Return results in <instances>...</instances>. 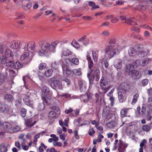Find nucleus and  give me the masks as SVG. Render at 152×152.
Segmentation results:
<instances>
[{
    "label": "nucleus",
    "mask_w": 152,
    "mask_h": 152,
    "mask_svg": "<svg viewBox=\"0 0 152 152\" xmlns=\"http://www.w3.org/2000/svg\"><path fill=\"white\" fill-rule=\"evenodd\" d=\"M124 43L121 40H111L110 46L107 47L105 50L108 57L111 58L115 55L119 54L121 50L125 47Z\"/></svg>",
    "instance_id": "1"
},
{
    "label": "nucleus",
    "mask_w": 152,
    "mask_h": 152,
    "mask_svg": "<svg viewBox=\"0 0 152 152\" xmlns=\"http://www.w3.org/2000/svg\"><path fill=\"white\" fill-rule=\"evenodd\" d=\"M58 41H55L51 44L47 42H44L41 46V49L38 51V55L40 56H47L55 52Z\"/></svg>",
    "instance_id": "2"
},
{
    "label": "nucleus",
    "mask_w": 152,
    "mask_h": 152,
    "mask_svg": "<svg viewBox=\"0 0 152 152\" xmlns=\"http://www.w3.org/2000/svg\"><path fill=\"white\" fill-rule=\"evenodd\" d=\"M0 53L2 55L1 59V62L2 64L6 63L7 61V58L12 57L13 56L11 50L7 48L4 45H0Z\"/></svg>",
    "instance_id": "3"
},
{
    "label": "nucleus",
    "mask_w": 152,
    "mask_h": 152,
    "mask_svg": "<svg viewBox=\"0 0 152 152\" xmlns=\"http://www.w3.org/2000/svg\"><path fill=\"white\" fill-rule=\"evenodd\" d=\"M110 81L106 77L102 78L100 81V85L104 93H105L110 88Z\"/></svg>",
    "instance_id": "4"
},
{
    "label": "nucleus",
    "mask_w": 152,
    "mask_h": 152,
    "mask_svg": "<svg viewBox=\"0 0 152 152\" xmlns=\"http://www.w3.org/2000/svg\"><path fill=\"white\" fill-rule=\"evenodd\" d=\"M50 86L56 91L58 89H61L62 88L61 83L58 80L54 78L51 79Z\"/></svg>",
    "instance_id": "5"
},
{
    "label": "nucleus",
    "mask_w": 152,
    "mask_h": 152,
    "mask_svg": "<svg viewBox=\"0 0 152 152\" xmlns=\"http://www.w3.org/2000/svg\"><path fill=\"white\" fill-rule=\"evenodd\" d=\"M135 48V49H136L137 50L138 55L141 56H144L146 55L149 52L148 50L143 49V45L141 44L136 45Z\"/></svg>",
    "instance_id": "6"
},
{
    "label": "nucleus",
    "mask_w": 152,
    "mask_h": 152,
    "mask_svg": "<svg viewBox=\"0 0 152 152\" xmlns=\"http://www.w3.org/2000/svg\"><path fill=\"white\" fill-rule=\"evenodd\" d=\"M42 99L43 104H39L38 106V109L40 111H42L43 110L44 108V104H46L47 105H49L51 103L50 99L46 96L42 97Z\"/></svg>",
    "instance_id": "7"
},
{
    "label": "nucleus",
    "mask_w": 152,
    "mask_h": 152,
    "mask_svg": "<svg viewBox=\"0 0 152 152\" xmlns=\"http://www.w3.org/2000/svg\"><path fill=\"white\" fill-rule=\"evenodd\" d=\"M128 144L125 143L121 140H119L117 145L118 152H124Z\"/></svg>",
    "instance_id": "8"
},
{
    "label": "nucleus",
    "mask_w": 152,
    "mask_h": 152,
    "mask_svg": "<svg viewBox=\"0 0 152 152\" xmlns=\"http://www.w3.org/2000/svg\"><path fill=\"white\" fill-rule=\"evenodd\" d=\"M129 75L131 76L132 78L134 80L138 79L141 76L140 72L135 69L130 72Z\"/></svg>",
    "instance_id": "9"
},
{
    "label": "nucleus",
    "mask_w": 152,
    "mask_h": 152,
    "mask_svg": "<svg viewBox=\"0 0 152 152\" xmlns=\"http://www.w3.org/2000/svg\"><path fill=\"white\" fill-rule=\"evenodd\" d=\"M25 44L24 47L26 48L27 51H28L33 52L35 50L36 45L35 43L32 42L24 43L23 44Z\"/></svg>",
    "instance_id": "10"
},
{
    "label": "nucleus",
    "mask_w": 152,
    "mask_h": 152,
    "mask_svg": "<svg viewBox=\"0 0 152 152\" xmlns=\"http://www.w3.org/2000/svg\"><path fill=\"white\" fill-rule=\"evenodd\" d=\"M99 74L100 72L99 69H96L95 71L94 70H91L90 73H88L87 76L89 78L90 76H91L93 77L96 76V80H99L100 77L99 76Z\"/></svg>",
    "instance_id": "11"
},
{
    "label": "nucleus",
    "mask_w": 152,
    "mask_h": 152,
    "mask_svg": "<svg viewBox=\"0 0 152 152\" xmlns=\"http://www.w3.org/2000/svg\"><path fill=\"white\" fill-rule=\"evenodd\" d=\"M0 110L4 113H11L12 112V109L11 107L5 105L2 107L0 104Z\"/></svg>",
    "instance_id": "12"
},
{
    "label": "nucleus",
    "mask_w": 152,
    "mask_h": 152,
    "mask_svg": "<svg viewBox=\"0 0 152 152\" xmlns=\"http://www.w3.org/2000/svg\"><path fill=\"white\" fill-rule=\"evenodd\" d=\"M62 69L63 74L66 76H71L73 74L72 71H70L68 68V66L66 65H64L62 66Z\"/></svg>",
    "instance_id": "13"
},
{
    "label": "nucleus",
    "mask_w": 152,
    "mask_h": 152,
    "mask_svg": "<svg viewBox=\"0 0 152 152\" xmlns=\"http://www.w3.org/2000/svg\"><path fill=\"white\" fill-rule=\"evenodd\" d=\"M130 88L129 85L127 83H122L120 86V89L123 91L126 92L128 91Z\"/></svg>",
    "instance_id": "14"
},
{
    "label": "nucleus",
    "mask_w": 152,
    "mask_h": 152,
    "mask_svg": "<svg viewBox=\"0 0 152 152\" xmlns=\"http://www.w3.org/2000/svg\"><path fill=\"white\" fill-rule=\"evenodd\" d=\"M29 53L28 52H26L21 55L20 58V60L21 61L25 60L27 61H30L31 60V58L29 57Z\"/></svg>",
    "instance_id": "15"
},
{
    "label": "nucleus",
    "mask_w": 152,
    "mask_h": 152,
    "mask_svg": "<svg viewBox=\"0 0 152 152\" xmlns=\"http://www.w3.org/2000/svg\"><path fill=\"white\" fill-rule=\"evenodd\" d=\"M25 124L26 126L28 127H31L34 125L36 123V121H33L31 118L25 119Z\"/></svg>",
    "instance_id": "16"
},
{
    "label": "nucleus",
    "mask_w": 152,
    "mask_h": 152,
    "mask_svg": "<svg viewBox=\"0 0 152 152\" xmlns=\"http://www.w3.org/2000/svg\"><path fill=\"white\" fill-rule=\"evenodd\" d=\"M122 62L119 59H117L114 62V66L117 69H120L122 67Z\"/></svg>",
    "instance_id": "17"
},
{
    "label": "nucleus",
    "mask_w": 152,
    "mask_h": 152,
    "mask_svg": "<svg viewBox=\"0 0 152 152\" xmlns=\"http://www.w3.org/2000/svg\"><path fill=\"white\" fill-rule=\"evenodd\" d=\"M10 146V145L7 143H2L0 145V151L1 152H6L7 148Z\"/></svg>",
    "instance_id": "18"
},
{
    "label": "nucleus",
    "mask_w": 152,
    "mask_h": 152,
    "mask_svg": "<svg viewBox=\"0 0 152 152\" xmlns=\"http://www.w3.org/2000/svg\"><path fill=\"white\" fill-rule=\"evenodd\" d=\"M21 42L19 41H14L12 42L10 47L12 48L17 49L20 48Z\"/></svg>",
    "instance_id": "19"
},
{
    "label": "nucleus",
    "mask_w": 152,
    "mask_h": 152,
    "mask_svg": "<svg viewBox=\"0 0 152 152\" xmlns=\"http://www.w3.org/2000/svg\"><path fill=\"white\" fill-rule=\"evenodd\" d=\"M134 66L133 64H129L125 66V70L126 72L128 73V74L129 75L130 72L134 70Z\"/></svg>",
    "instance_id": "20"
},
{
    "label": "nucleus",
    "mask_w": 152,
    "mask_h": 152,
    "mask_svg": "<svg viewBox=\"0 0 152 152\" xmlns=\"http://www.w3.org/2000/svg\"><path fill=\"white\" fill-rule=\"evenodd\" d=\"M30 96H27L23 98V100L25 104L27 105L33 107V104L32 102H30Z\"/></svg>",
    "instance_id": "21"
},
{
    "label": "nucleus",
    "mask_w": 152,
    "mask_h": 152,
    "mask_svg": "<svg viewBox=\"0 0 152 152\" xmlns=\"http://www.w3.org/2000/svg\"><path fill=\"white\" fill-rule=\"evenodd\" d=\"M92 95L90 93H88L86 96H84V98L83 99V101L84 102L87 103L88 102L90 101L92 99Z\"/></svg>",
    "instance_id": "22"
},
{
    "label": "nucleus",
    "mask_w": 152,
    "mask_h": 152,
    "mask_svg": "<svg viewBox=\"0 0 152 152\" xmlns=\"http://www.w3.org/2000/svg\"><path fill=\"white\" fill-rule=\"evenodd\" d=\"M56 113L55 112L53 111H51L49 113V118L51 122H52L56 118Z\"/></svg>",
    "instance_id": "23"
},
{
    "label": "nucleus",
    "mask_w": 152,
    "mask_h": 152,
    "mask_svg": "<svg viewBox=\"0 0 152 152\" xmlns=\"http://www.w3.org/2000/svg\"><path fill=\"white\" fill-rule=\"evenodd\" d=\"M128 53L130 56H134L137 54V51L135 49L131 48L128 51Z\"/></svg>",
    "instance_id": "24"
},
{
    "label": "nucleus",
    "mask_w": 152,
    "mask_h": 152,
    "mask_svg": "<svg viewBox=\"0 0 152 152\" xmlns=\"http://www.w3.org/2000/svg\"><path fill=\"white\" fill-rule=\"evenodd\" d=\"M118 98L119 102L121 103L123 102L126 100L123 96L122 92L120 91L118 92Z\"/></svg>",
    "instance_id": "25"
},
{
    "label": "nucleus",
    "mask_w": 152,
    "mask_h": 152,
    "mask_svg": "<svg viewBox=\"0 0 152 152\" xmlns=\"http://www.w3.org/2000/svg\"><path fill=\"white\" fill-rule=\"evenodd\" d=\"M87 59L88 61V67L90 69V72L91 71V70H93L91 69V68L93 66V61L91 60L90 57L87 56Z\"/></svg>",
    "instance_id": "26"
},
{
    "label": "nucleus",
    "mask_w": 152,
    "mask_h": 152,
    "mask_svg": "<svg viewBox=\"0 0 152 152\" xmlns=\"http://www.w3.org/2000/svg\"><path fill=\"white\" fill-rule=\"evenodd\" d=\"M89 5L92 7V10H94L98 8L99 7L97 5H96L95 3L93 1H89Z\"/></svg>",
    "instance_id": "27"
},
{
    "label": "nucleus",
    "mask_w": 152,
    "mask_h": 152,
    "mask_svg": "<svg viewBox=\"0 0 152 152\" xmlns=\"http://www.w3.org/2000/svg\"><path fill=\"white\" fill-rule=\"evenodd\" d=\"M151 124H149V125H145L142 126V129L147 132H149L151 128Z\"/></svg>",
    "instance_id": "28"
},
{
    "label": "nucleus",
    "mask_w": 152,
    "mask_h": 152,
    "mask_svg": "<svg viewBox=\"0 0 152 152\" xmlns=\"http://www.w3.org/2000/svg\"><path fill=\"white\" fill-rule=\"evenodd\" d=\"M23 66V65L20 64L19 62H16L15 63H14L13 67L15 69H18Z\"/></svg>",
    "instance_id": "29"
},
{
    "label": "nucleus",
    "mask_w": 152,
    "mask_h": 152,
    "mask_svg": "<svg viewBox=\"0 0 152 152\" xmlns=\"http://www.w3.org/2000/svg\"><path fill=\"white\" fill-rule=\"evenodd\" d=\"M53 70L52 69H49L45 71L44 73V75L46 77L50 76L52 74Z\"/></svg>",
    "instance_id": "30"
},
{
    "label": "nucleus",
    "mask_w": 152,
    "mask_h": 152,
    "mask_svg": "<svg viewBox=\"0 0 152 152\" xmlns=\"http://www.w3.org/2000/svg\"><path fill=\"white\" fill-rule=\"evenodd\" d=\"M111 22L113 23H115L118 20V19L117 18V17H115L113 15H110Z\"/></svg>",
    "instance_id": "31"
},
{
    "label": "nucleus",
    "mask_w": 152,
    "mask_h": 152,
    "mask_svg": "<svg viewBox=\"0 0 152 152\" xmlns=\"http://www.w3.org/2000/svg\"><path fill=\"white\" fill-rule=\"evenodd\" d=\"M116 123L114 121L109 122L107 123V126L110 128H112L115 126Z\"/></svg>",
    "instance_id": "32"
},
{
    "label": "nucleus",
    "mask_w": 152,
    "mask_h": 152,
    "mask_svg": "<svg viewBox=\"0 0 152 152\" xmlns=\"http://www.w3.org/2000/svg\"><path fill=\"white\" fill-rule=\"evenodd\" d=\"M128 110V108H126L123 109L121 111V116L122 117H124L126 116Z\"/></svg>",
    "instance_id": "33"
},
{
    "label": "nucleus",
    "mask_w": 152,
    "mask_h": 152,
    "mask_svg": "<svg viewBox=\"0 0 152 152\" xmlns=\"http://www.w3.org/2000/svg\"><path fill=\"white\" fill-rule=\"evenodd\" d=\"M42 91L43 93L46 94H48L50 92L49 88L46 86L43 87L42 89Z\"/></svg>",
    "instance_id": "34"
},
{
    "label": "nucleus",
    "mask_w": 152,
    "mask_h": 152,
    "mask_svg": "<svg viewBox=\"0 0 152 152\" xmlns=\"http://www.w3.org/2000/svg\"><path fill=\"white\" fill-rule=\"evenodd\" d=\"M5 99L9 102H11L13 100V98L11 95L7 94L5 96Z\"/></svg>",
    "instance_id": "35"
},
{
    "label": "nucleus",
    "mask_w": 152,
    "mask_h": 152,
    "mask_svg": "<svg viewBox=\"0 0 152 152\" xmlns=\"http://www.w3.org/2000/svg\"><path fill=\"white\" fill-rule=\"evenodd\" d=\"M72 54V53L69 50L64 51L63 53L62 56H68Z\"/></svg>",
    "instance_id": "36"
},
{
    "label": "nucleus",
    "mask_w": 152,
    "mask_h": 152,
    "mask_svg": "<svg viewBox=\"0 0 152 152\" xmlns=\"http://www.w3.org/2000/svg\"><path fill=\"white\" fill-rule=\"evenodd\" d=\"M3 126L5 129H11L12 127L10 124L9 122H5L3 124Z\"/></svg>",
    "instance_id": "37"
},
{
    "label": "nucleus",
    "mask_w": 152,
    "mask_h": 152,
    "mask_svg": "<svg viewBox=\"0 0 152 152\" xmlns=\"http://www.w3.org/2000/svg\"><path fill=\"white\" fill-rule=\"evenodd\" d=\"M146 111V108L143 107L141 112H140V114L138 115V117H143L145 114Z\"/></svg>",
    "instance_id": "38"
},
{
    "label": "nucleus",
    "mask_w": 152,
    "mask_h": 152,
    "mask_svg": "<svg viewBox=\"0 0 152 152\" xmlns=\"http://www.w3.org/2000/svg\"><path fill=\"white\" fill-rule=\"evenodd\" d=\"M72 73L73 74H74L75 75L79 76L81 75V71L77 69H74L72 71Z\"/></svg>",
    "instance_id": "39"
},
{
    "label": "nucleus",
    "mask_w": 152,
    "mask_h": 152,
    "mask_svg": "<svg viewBox=\"0 0 152 152\" xmlns=\"http://www.w3.org/2000/svg\"><path fill=\"white\" fill-rule=\"evenodd\" d=\"M5 64H6V66L8 67H13L14 63L12 61L10 60L7 62V61Z\"/></svg>",
    "instance_id": "40"
},
{
    "label": "nucleus",
    "mask_w": 152,
    "mask_h": 152,
    "mask_svg": "<svg viewBox=\"0 0 152 152\" xmlns=\"http://www.w3.org/2000/svg\"><path fill=\"white\" fill-rule=\"evenodd\" d=\"M141 66H143L147 64L149 61V59L148 58H145L143 60H141Z\"/></svg>",
    "instance_id": "41"
},
{
    "label": "nucleus",
    "mask_w": 152,
    "mask_h": 152,
    "mask_svg": "<svg viewBox=\"0 0 152 152\" xmlns=\"http://www.w3.org/2000/svg\"><path fill=\"white\" fill-rule=\"evenodd\" d=\"M5 79V76L2 74L0 73V85L2 84Z\"/></svg>",
    "instance_id": "42"
},
{
    "label": "nucleus",
    "mask_w": 152,
    "mask_h": 152,
    "mask_svg": "<svg viewBox=\"0 0 152 152\" xmlns=\"http://www.w3.org/2000/svg\"><path fill=\"white\" fill-rule=\"evenodd\" d=\"M138 96L139 95L138 94H136L134 96L132 101V104H133L136 103Z\"/></svg>",
    "instance_id": "43"
},
{
    "label": "nucleus",
    "mask_w": 152,
    "mask_h": 152,
    "mask_svg": "<svg viewBox=\"0 0 152 152\" xmlns=\"http://www.w3.org/2000/svg\"><path fill=\"white\" fill-rule=\"evenodd\" d=\"M71 61L75 65H77L79 63V61L78 59L73 58L71 59Z\"/></svg>",
    "instance_id": "44"
},
{
    "label": "nucleus",
    "mask_w": 152,
    "mask_h": 152,
    "mask_svg": "<svg viewBox=\"0 0 152 152\" xmlns=\"http://www.w3.org/2000/svg\"><path fill=\"white\" fill-rule=\"evenodd\" d=\"M72 45L76 48H79L80 47V45L75 41H73L72 43Z\"/></svg>",
    "instance_id": "45"
},
{
    "label": "nucleus",
    "mask_w": 152,
    "mask_h": 152,
    "mask_svg": "<svg viewBox=\"0 0 152 152\" xmlns=\"http://www.w3.org/2000/svg\"><path fill=\"white\" fill-rule=\"evenodd\" d=\"M134 66L137 67L138 66H141V60H137L134 61Z\"/></svg>",
    "instance_id": "46"
},
{
    "label": "nucleus",
    "mask_w": 152,
    "mask_h": 152,
    "mask_svg": "<svg viewBox=\"0 0 152 152\" xmlns=\"http://www.w3.org/2000/svg\"><path fill=\"white\" fill-rule=\"evenodd\" d=\"M26 113V110L25 108H22L20 111L21 115L23 117H24Z\"/></svg>",
    "instance_id": "47"
},
{
    "label": "nucleus",
    "mask_w": 152,
    "mask_h": 152,
    "mask_svg": "<svg viewBox=\"0 0 152 152\" xmlns=\"http://www.w3.org/2000/svg\"><path fill=\"white\" fill-rule=\"evenodd\" d=\"M51 66L53 68L56 69L58 67V62H55L52 64Z\"/></svg>",
    "instance_id": "48"
},
{
    "label": "nucleus",
    "mask_w": 152,
    "mask_h": 152,
    "mask_svg": "<svg viewBox=\"0 0 152 152\" xmlns=\"http://www.w3.org/2000/svg\"><path fill=\"white\" fill-rule=\"evenodd\" d=\"M11 129L14 132H17L19 131L20 129V126H16L15 127L12 128Z\"/></svg>",
    "instance_id": "49"
},
{
    "label": "nucleus",
    "mask_w": 152,
    "mask_h": 152,
    "mask_svg": "<svg viewBox=\"0 0 152 152\" xmlns=\"http://www.w3.org/2000/svg\"><path fill=\"white\" fill-rule=\"evenodd\" d=\"M92 53L94 60L95 61H96L97 60V56L96 52L95 51H93L92 52Z\"/></svg>",
    "instance_id": "50"
},
{
    "label": "nucleus",
    "mask_w": 152,
    "mask_h": 152,
    "mask_svg": "<svg viewBox=\"0 0 152 152\" xmlns=\"http://www.w3.org/2000/svg\"><path fill=\"white\" fill-rule=\"evenodd\" d=\"M46 66V64L45 63H41L39 66V69L42 70Z\"/></svg>",
    "instance_id": "51"
},
{
    "label": "nucleus",
    "mask_w": 152,
    "mask_h": 152,
    "mask_svg": "<svg viewBox=\"0 0 152 152\" xmlns=\"http://www.w3.org/2000/svg\"><path fill=\"white\" fill-rule=\"evenodd\" d=\"M148 81L147 79H145L143 80L141 82L142 85L143 86L146 85L148 83Z\"/></svg>",
    "instance_id": "52"
},
{
    "label": "nucleus",
    "mask_w": 152,
    "mask_h": 152,
    "mask_svg": "<svg viewBox=\"0 0 152 152\" xmlns=\"http://www.w3.org/2000/svg\"><path fill=\"white\" fill-rule=\"evenodd\" d=\"M71 95L68 93H64L62 94L61 96L62 97H64L66 98H68L71 97Z\"/></svg>",
    "instance_id": "53"
},
{
    "label": "nucleus",
    "mask_w": 152,
    "mask_h": 152,
    "mask_svg": "<svg viewBox=\"0 0 152 152\" xmlns=\"http://www.w3.org/2000/svg\"><path fill=\"white\" fill-rule=\"evenodd\" d=\"M110 100L111 101V105L112 106L113 105L115 101V98L112 96H111L110 97Z\"/></svg>",
    "instance_id": "54"
},
{
    "label": "nucleus",
    "mask_w": 152,
    "mask_h": 152,
    "mask_svg": "<svg viewBox=\"0 0 152 152\" xmlns=\"http://www.w3.org/2000/svg\"><path fill=\"white\" fill-rule=\"evenodd\" d=\"M22 146L23 150L26 151L28 148V146L27 145H26L24 142H23L21 144Z\"/></svg>",
    "instance_id": "55"
},
{
    "label": "nucleus",
    "mask_w": 152,
    "mask_h": 152,
    "mask_svg": "<svg viewBox=\"0 0 152 152\" xmlns=\"http://www.w3.org/2000/svg\"><path fill=\"white\" fill-rule=\"evenodd\" d=\"M95 131L94 130V129L92 128L90 129L88 132V134L90 135H92L93 134H94Z\"/></svg>",
    "instance_id": "56"
},
{
    "label": "nucleus",
    "mask_w": 152,
    "mask_h": 152,
    "mask_svg": "<svg viewBox=\"0 0 152 152\" xmlns=\"http://www.w3.org/2000/svg\"><path fill=\"white\" fill-rule=\"evenodd\" d=\"M15 145L18 148V150L20 149V144L18 141H16L15 142Z\"/></svg>",
    "instance_id": "57"
},
{
    "label": "nucleus",
    "mask_w": 152,
    "mask_h": 152,
    "mask_svg": "<svg viewBox=\"0 0 152 152\" xmlns=\"http://www.w3.org/2000/svg\"><path fill=\"white\" fill-rule=\"evenodd\" d=\"M52 109L53 110L56 111L57 113L58 114L60 113V111L59 110V108L57 106H54L52 107Z\"/></svg>",
    "instance_id": "58"
},
{
    "label": "nucleus",
    "mask_w": 152,
    "mask_h": 152,
    "mask_svg": "<svg viewBox=\"0 0 152 152\" xmlns=\"http://www.w3.org/2000/svg\"><path fill=\"white\" fill-rule=\"evenodd\" d=\"M147 142L145 140H143L142 141V142L140 143V146L141 148L143 147L144 145Z\"/></svg>",
    "instance_id": "59"
},
{
    "label": "nucleus",
    "mask_w": 152,
    "mask_h": 152,
    "mask_svg": "<svg viewBox=\"0 0 152 152\" xmlns=\"http://www.w3.org/2000/svg\"><path fill=\"white\" fill-rule=\"evenodd\" d=\"M95 96L96 99V102H99V95L97 94L96 93L95 94Z\"/></svg>",
    "instance_id": "60"
},
{
    "label": "nucleus",
    "mask_w": 152,
    "mask_h": 152,
    "mask_svg": "<svg viewBox=\"0 0 152 152\" xmlns=\"http://www.w3.org/2000/svg\"><path fill=\"white\" fill-rule=\"evenodd\" d=\"M72 109L71 108H70L69 109L65 110V112L66 114H68L72 112Z\"/></svg>",
    "instance_id": "61"
},
{
    "label": "nucleus",
    "mask_w": 152,
    "mask_h": 152,
    "mask_svg": "<svg viewBox=\"0 0 152 152\" xmlns=\"http://www.w3.org/2000/svg\"><path fill=\"white\" fill-rule=\"evenodd\" d=\"M109 34V32L107 31H104L102 33V34L104 36L108 35Z\"/></svg>",
    "instance_id": "62"
},
{
    "label": "nucleus",
    "mask_w": 152,
    "mask_h": 152,
    "mask_svg": "<svg viewBox=\"0 0 152 152\" xmlns=\"http://www.w3.org/2000/svg\"><path fill=\"white\" fill-rule=\"evenodd\" d=\"M53 145H57L58 146H61L62 145V144L59 142H56L53 143Z\"/></svg>",
    "instance_id": "63"
},
{
    "label": "nucleus",
    "mask_w": 152,
    "mask_h": 152,
    "mask_svg": "<svg viewBox=\"0 0 152 152\" xmlns=\"http://www.w3.org/2000/svg\"><path fill=\"white\" fill-rule=\"evenodd\" d=\"M148 94L150 96H152V88L148 90Z\"/></svg>",
    "instance_id": "64"
}]
</instances>
